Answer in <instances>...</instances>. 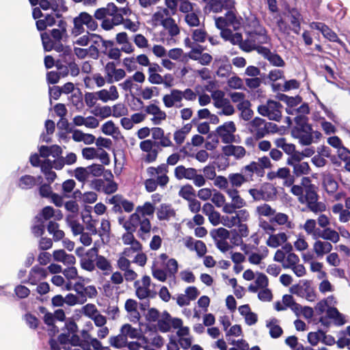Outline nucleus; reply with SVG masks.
Returning a JSON list of instances; mask_svg holds the SVG:
<instances>
[{
  "mask_svg": "<svg viewBox=\"0 0 350 350\" xmlns=\"http://www.w3.org/2000/svg\"><path fill=\"white\" fill-rule=\"evenodd\" d=\"M155 207L150 202H146L142 205L137 206L135 212L131 214L129 219L124 223V228L126 230L137 231V236L142 240L147 239V234L151 230L150 221L146 216L153 215Z\"/></svg>",
  "mask_w": 350,
  "mask_h": 350,
  "instance_id": "f257e3e1",
  "label": "nucleus"
},
{
  "mask_svg": "<svg viewBox=\"0 0 350 350\" xmlns=\"http://www.w3.org/2000/svg\"><path fill=\"white\" fill-rule=\"evenodd\" d=\"M90 31H95L98 28L97 23L93 17L85 12H81L78 16L73 18V27L71 29V36L77 38L85 32V27Z\"/></svg>",
  "mask_w": 350,
  "mask_h": 350,
  "instance_id": "f03ea898",
  "label": "nucleus"
},
{
  "mask_svg": "<svg viewBox=\"0 0 350 350\" xmlns=\"http://www.w3.org/2000/svg\"><path fill=\"white\" fill-rule=\"evenodd\" d=\"M269 286V279L265 274H259L256 281L250 284L247 290L252 293H258V297L262 301H271L273 293Z\"/></svg>",
  "mask_w": 350,
  "mask_h": 350,
  "instance_id": "7ed1b4c3",
  "label": "nucleus"
},
{
  "mask_svg": "<svg viewBox=\"0 0 350 350\" xmlns=\"http://www.w3.org/2000/svg\"><path fill=\"white\" fill-rule=\"evenodd\" d=\"M319 196L316 188L304 190L303 197L299 198L301 204H306L309 210L314 213H322L326 211L327 206L323 202H319Z\"/></svg>",
  "mask_w": 350,
  "mask_h": 350,
  "instance_id": "20e7f679",
  "label": "nucleus"
},
{
  "mask_svg": "<svg viewBox=\"0 0 350 350\" xmlns=\"http://www.w3.org/2000/svg\"><path fill=\"white\" fill-rule=\"evenodd\" d=\"M245 29L250 37H256L258 44L267 43L269 40L266 30L254 16L251 15L247 18Z\"/></svg>",
  "mask_w": 350,
  "mask_h": 350,
  "instance_id": "39448f33",
  "label": "nucleus"
},
{
  "mask_svg": "<svg viewBox=\"0 0 350 350\" xmlns=\"http://www.w3.org/2000/svg\"><path fill=\"white\" fill-rule=\"evenodd\" d=\"M282 105L277 101L269 100L258 107V113L271 120L279 122L282 118Z\"/></svg>",
  "mask_w": 350,
  "mask_h": 350,
  "instance_id": "423d86ee",
  "label": "nucleus"
},
{
  "mask_svg": "<svg viewBox=\"0 0 350 350\" xmlns=\"http://www.w3.org/2000/svg\"><path fill=\"white\" fill-rule=\"evenodd\" d=\"M248 192L255 201L273 200L277 195L276 188L270 183L263 184L260 189H250Z\"/></svg>",
  "mask_w": 350,
  "mask_h": 350,
  "instance_id": "0eeeda50",
  "label": "nucleus"
},
{
  "mask_svg": "<svg viewBox=\"0 0 350 350\" xmlns=\"http://www.w3.org/2000/svg\"><path fill=\"white\" fill-rule=\"evenodd\" d=\"M237 126L233 121H227L218 126L215 133L224 144H232L236 141Z\"/></svg>",
  "mask_w": 350,
  "mask_h": 350,
  "instance_id": "6e6552de",
  "label": "nucleus"
},
{
  "mask_svg": "<svg viewBox=\"0 0 350 350\" xmlns=\"http://www.w3.org/2000/svg\"><path fill=\"white\" fill-rule=\"evenodd\" d=\"M291 293L299 297L314 301L316 299V293L311 282L308 280H303L299 284L293 285L290 288Z\"/></svg>",
  "mask_w": 350,
  "mask_h": 350,
  "instance_id": "1a4fd4ad",
  "label": "nucleus"
},
{
  "mask_svg": "<svg viewBox=\"0 0 350 350\" xmlns=\"http://www.w3.org/2000/svg\"><path fill=\"white\" fill-rule=\"evenodd\" d=\"M231 200L230 203H227L222 209L226 214H232L237 209H241L246 206L245 200L240 196L237 189L230 188L226 193Z\"/></svg>",
  "mask_w": 350,
  "mask_h": 350,
  "instance_id": "9d476101",
  "label": "nucleus"
},
{
  "mask_svg": "<svg viewBox=\"0 0 350 350\" xmlns=\"http://www.w3.org/2000/svg\"><path fill=\"white\" fill-rule=\"evenodd\" d=\"M276 127L275 124L268 122L260 118H255L249 123V129L251 133L257 139L263 137L269 133V129Z\"/></svg>",
  "mask_w": 350,
  "mask_h": 350,
  "instance_id": "9b49d317",
  "label": "nucleus"
},
{
  "mask_svg": "<svg viewBox=\"0 0 350 350\" xmlns=\"http://www.w3.org/2000/svg\"><path fill=\"white\" fill-rule=\"evenodd\" d=\"M215 25L221 30L220 35L225 40L230 41L231 43H239L241 40L240 33H233L227 27H230L226 16L218 17L215 18Z\"/></svg>",
  "mask_w": 350,
  "mask_h": 350,
  "instance_id": "f8f14e48",
  "label": "nucleus"
},
{
  "mask_svg": "<svg viewBox=\"0 0 350 350\" xmlns=\"http://www.w3.org/2000/svg\"><path fill=\"white\" fill-rule=\"evenodd\" d=\"M103 70L108 79V83L120 81L126 75V71L123 68H117L113 62H107L105 65Z\"/></svg>",
  "mask_w": 350,
  "mask_h": 350,
  "instance_id": "ddd939ff",
  "label": "nucleus"
},
{
  "mask_svg": "<svg viewBox=\"0 0 350 350\" xmlns=\"http://www.w3.org/2000/svg\"><path fill=\"white\" fill-rule=\"evenodd\" d=\"M162 102L166 108H181L183 105L181 90L176 88L171 89L169 93L163 96Z\"/></svg>",
  "mask_w": 350,
  "mask_h": 350,
  "instance_id": "4468645a",
  "label": "nucleus"
},
{
  "mask_svg": "<svg viewBox=\"0 0 350 350\" xmlns=\"http://www.w3.org/2000/svg\"><path fill=\"white\" fill-rule=\"evenodd\" d=\"M183 324L180 319L172 318L169 313L163 312L158 320L157 327L163 332H169L172 327L176 329Z\"/></svg>",
  "mask_w": 350,
  "mask_h": 350,
  "instance_id": "2eb2a0df",
  "label": "nucleus"
},
{
  "mask_svg": "<svg viewBox=\"0 0 350 350\" xmlns=\"http://www.w3.org/2000/svg\"><path fill=\"white\" fill-rule=\"evenodd\" d=\"M234 213H235L234 215L222 216V225L224 226L231 228L236 226L239 221H247L250 219V213L246 209H241L238 211H234Z\"/></svg>",
  "mask_w": 350,
  "mask_h": 350,
  "instance_id": "dca6fc26",
  "label": "nucleus"
},
{
  "mask_svg": "<svg viewBox=\"0 0 350 350\" xmlns=\"http://www.w3.org/2000/svg\"><path fill=\"white\" fill-rule=\"evenodd\" d=\"M274 308L277 311H284L287 308H290L297 314V311L301 309V305L295 301L291 295L286 294L282 296L281 301L274 303Z\"/></svg>",
  "mask_w": 350,
  "mask_h": 350,
  "instance_id": "f3484780",
  "label": "nucleus"
},
{
  "mask_svg": "<svg viewBox=\"0 0 350 350\" xmlns=\"http://www.w3.org/2000/svg\"><path fill=\"white\" fill-rule=\"evenodd\" d=\"M97 95L99 100L103 103L116 101L120 96L118 87L115 85H111L108 88L97 91Z\"/></svg>",
  "mask_w": 350,
  "mask_h": 350,
  "instance_id": "a211bd4d",
  "label": "nucleus"
},
{
  "mask_svg": "<svg viewBox=\"0 0 350 350\" xmlns=\"http://www.w3.org/2000/svg\"><path fill=\"white\" fill-rule=\"evenodd\" d=\"M150 284L151 280L148 275H144L141 280L135 282L136 295L139 299H143L150 296Z\"/></svg>",
  "mask_w": 350,
  "mask_h": 350,
  "instance_id": "6ab92c4d",
  "label": "nucleus"
},
{
  "mask_svg": "<svg viewBox=\"0 0 350 350\" xmlns=\"http://www.w3.org/2000/svg\"><path fill=\"white\" fill-rule=\"evenodd\" d=\"M97 254L98 248L96 246L88 250L85 256L80 259L81 267L88 271H93L95 269L94 257Z\"/></svg>",
  "mask_w": 350,
  "mask_h": 350,
  "instance_id": "aec40b11",
  "label": "nucleus"
},
{
  "mask_svg": "<svg viewBox=\"0 0 350 350\" xmlns=\"http://www.w3.org/2000/svg\"><path fill=\"white\" fill-rule=\"evenodd\" d=\"M52 258L54 261L61 262L65 266L74 265L76 258L71 254H68L64 249H57L53 251Z\"/></svg>",
  "mask_w": 350,
  "mask_h": 350,
  "instance_id": "412c9836",
  "label": "nucleus"
},
{
  "mask_svg": "<svg viewBox=\"0 0 350 350\" xmlns=\"http://www.w3.org/2000/svg\"><path fill=\"white\" fill-rule=\"evenodd\" d=\"M145 111L146 113L152 116L151 120L155 125L160 124L167 118L166 113L155 104L147 105L145 107Z\"/></svg>",
  "mask_w": 350,
  "mask_h": 350,
  "instance_id": "4be33fe9",
  "label": "nucleus"
},
{
  "mask_svg": "<svg viewBox=\"0 0 350 350\" xmlns=\"http://www.w3.org/2000/svg\"><path fill=\"white\" fill-rule=\"evenodd\" d=\"M109 202L114 205L113 210L115 211H120L122 207L126 212L130 213L134 208V204L132 202L124 199L120 195L113 196L109 199Z\"/></svg>",
  "mask_w": 350,
  "mask_h": 350,
  "instance_id": "5701e85b",
  "label": "nucleus"
},
{
  "mask_svg": "<svg viewBox=\"0 0 350 350\" xmlns=\"http://www.w3.org/2000/svg\"><path fill=\"white\" fill-rule=\"evenodd\" d=\"M221 152L226 157H233L236 159L243 158L246 154V150L241 146L232 145L228 144L221 148Z\"/></svg>",
  "mask_w": 350,
  "mask_h": 350,
  "instance_id": "b1692460",
  "label": "nucleus"
},
{
  "mask_svg": "<svg viewBox=\"0 0 350 350\" xmlns=\"http://www.w3.org/2000/svg\"><path fill=\"white\" fill-rule=\"evenodd\" d=\"M154 144V142L151 139L144 140L139 144L140 149L147 153L145 158L147 162H152L155 161L157 157L158 153L157 150L153 148Z\"/></svg>",
  "mask_w": 350,
  "mask_h": 350,
  "instance_id": "393cba45",
  "label": "nucleus"
},
{
  "mask_svg": "<svg viewBox=\"0 0 350 350\" xmlns=\"http://www.w3.org/2000/svg\"><path fill=\"white\" fill-rule=\"evenodd\" d=\"M312 245L313 251L317 257H323L325 254H328L333 248L332 243L325 240L317 239Z\"/></svg>",
  "mask_w": 350,
  "mask_h": 350,
  "instance_id": "a878e982",
  "label": "nucleus"
},
{
  "mask_svg": "<svg viewBox=\"0 0 350 350\" xmlns=\"http://www.w3.org/2000/svg\"><path fill=\"white\" fill-rule=\"evenodd\" d=\"M124 308L131 321L137 322L140 319L138 303L136 300L133 299H127L124 304Z\"/></svg>",
  "mask_w": 350,
  "mask_h": 350,
  "instance_id": "bb28decb",
  "label": "nucleus"
},
{
  "mask_svg": "<svg viewBox=\"0 0 350 350\" xmlns=\"http://www.w3.org/2000/svg\"><path fill=\"white\" fill-rule=\"evenodd\" d=\"M238 310L247 325H253L258 321V315L252 311L248 304L239 306Z\"/></svg>",
  "mask_w": 350,
  "mask_h": 350,
  "instance_id": "cd10ccee",
  "label": "nucleus"
},
{
  "mask_svg": "<svg viewBox=\"0 0 350 350\" xmlns=\"http://www.w3.org/2000/svg\"><path fill=\"white\" fill-rule=\"evenodd\" d=\"M73 51L75 55L79 59H85L87 57H90L96 59L99 56V50L96 49L94 46H89L85 49L75 46Z\"/></svg>",
  "mask_w": 350,
  "mask_h": 350,
  "instance_id": "c85d7f7f",
  "label": "nucleus"
},
{
  "mask_svg": "<svg viewBox=\"0 0 350 350\" xmlns=\"http://www.w3.org/2000/svg\"><path fill=\"white\" fill-rule=\"evenodd\" d=\"M57 26L58 28L53 29L51 31V36L55 42L66 40L68 38L66 21L63 20L59 21Z\"/></svg>",
  "mask_w": 350,
  "mask_h": 350,
  "instance_id": "c756f323",
  "label": "nucleus"
},
{
  "mask_svg": "<svg viewBox=\"0 0 350 350\" xmlns=\"http://www.w3.org/2000/svg\"><path fill=\"white\" fill-rule=\"evenodd\" d=\"M288 239L287 234L284 232L272 234L266 240V244L270 247L276 248L285 243Z\"/></svg>",
  "mask_w": 350,
  "mask_h": 350,
  "instance_id": "7c9ffc66",
  "label": "nucleus"
},
{
  "mask_svg": "<svg viewBox=\"0 0 350 350\" xmlns=\"http://www.w3.org/2000/svg\"><path fill=\"white\" fill-rule=\"evenodd\" d=\"M47 276L46 270L39 267H33L29 274L28 282L32 285L36 284L38 282L46 278Z\"/></svg>",
  "mask_w": 350,
  "mask_h": 350,
  "instance_id": "2f4dec72",
  "label": "nucleus"
},
{
  "mask_svg": "<svg viewBox=\"0 0 350 350\" xmlns=\"http://www.w3.org/2000/svg\"><path fill=\"white\" fill-rule=\"evenodd\" d=\"M40 216L44 221H48L52 218L59 221L63 218V214L60 210H55L50 206L44 207L40 213Z\"/></svg>",
  "mask_w": 350,
  "mask_h": 350,
  "instance_id": "473e14b6",
  "label": "nucleus"
},
{
  "mask_svg": "<svg viewBox=\"0 0 350 350\" xmlns=\"http://www.w3.org/2000/svg\"><path fill=\"white\" fill-rule=\"evenodd\" d=\"M176 212L171 205L162 204L157 210V218L162 220H170L171 218L174 217Z\"/></svg>",
  "mask_w": 350,
  "mask_h": 350,
  "instance_id": "72a5a7b5",
  "label": "nucleus"
},
{
  "mask_svg": "<svg viewBox=\"0 0 350 350\" xmlns=\"http://www.w3.org/2000/svg\"><path fill=\"white\" fill-rule=\"evenodd\" d=\"M72 133V138L75 142H83L85 144H92L95 141V137L92 134L85 133L80 130L68 131Z\"/></svg>",
  "mask_w": 350,
  "mask_h": 350,
  "instance_id": "f704fd0d",
  "label": "nucleus"
},
{
  "mask_svg": "<svg viewBox=\"0 0 350 350\" xmlns=\"http://www.w3.org/2000/svg\"><path fill=\"white\" fill-rule=\"evenodd\" d=\"M304 146H308L313 142V135L312 133V127L309 124H305L302 127V131H299L296 136Z\"/></svg>",
  "mask_w": 350,
  "mask_h": 350,
  "instance_id": "c9c22d12",
  "label": "nucleus"
},
{
  "mask_svg": "<svg viewBox=\"0 0 350 350\" xmlns=\"http://www.w3.org/2000/svg\"><path fill=\"white\" fill-rule=\"evenodd\" d=\"M332 211L334 214L337 215L338 221L340 223L345 224L350 221V211L344 208L342 204H335L332 206Z\"/></svg>",
  "mask_w": 350,
  "mask_h": 350,
  "instance_id": "e433bc0d",
  "label": "nucleus"
},
{
  "mask_svg": "<svg viewBox=\"0 0 350 350\" xmlns=\"http://www.w3.org/2000/svg\"><path fill=\"white\" fill-rule=\"evenodd\" d=\"M39 152L43 158H47L49 156L58 157L62 154V148L58 145L41 146L39 148Z\"/></svg>",
  "mask_w": 350,
  "mask_h": 350,
  "instance_id": "4c0bfd02",
  "label": "nucleus"
},
{
  "mask_svg": "<svg viewBox=\"0 0 350 350\" xmlns=\"http://www.w3.org/2000/svg\"><path fill=\"white\" fill-rule=\"evenodd\" d=\"M101 131L105 135L111 136L116 139H118L121 135L119 128L112 120H109L105 122L101 126Z\"/></svg>",
  "mask_w": 350,
  "mask_h": 350,
  "instance_id": "58836bf2",
  "label": "nucleus"
},
{
  "mask_svg": "<svg viewBox=\"0 0 350 350\" xmlns=\"http://www.w3.org/2000/svg\"><path fill=\"white\" fill-rule=\"evenodd\" d=\"M327 316L338 326L342 325L347 322L346 317L340 313L335 307H329L327 308Z\"/></svg>",
  "mask_w": 350,
  "mask_h": 350,
  "instance_id": "ea45409f",
  "label": "nucleus"
},
{
  "mask_svg": "<svg viewBox=\"0 0 350 350\" xmlns=\"http://www.w3.org/2000/svg\"><path fill=\"white\" fill-rule=\"evenodd\" d=\"M302 228L308 235L311 236L313 239H319L321 230L317 228L315 219H308Z\"/></svg>",
  "mask_w": 350,
  "mask_h": 350,
  "instance_id": "a19ab883",
  "label": "nucleus"
},
{
  "mask_svg": "<svg viewBox=\"0 0 350 350\" xmlns=\"http://www.w3.org/2000/svg\"><path fill=\"white\" fill-rule=\"evenodd\" d=\"M319 239H322L325 241L336 243L339 241V233L338 231L329 227L321 230Z\"/></svg>",
  "mask_w": 350,
  "mask_h": 350,
  "instance_id": "79ce46f5",
  "label": "nucleus"
},
{
  "mask_svg": "<svg viewBox=\"0 0 350 350\" xmlns=\"http://www.w3.org/2000/svg\"><path fill=\"white\" fill-rule=\"evenodd\" d=\"M90 42L92 43L90 46H94L96 49H98V47L102 46L105 50H107L109 47L113 45L112 41L105 40L100 36L96 33H90Z\"/></svg>",
  "mask_w": 350,
  "mask_h": 350,
  "instance_id": "37998d69",
  "label": "nucleus"
},
{
  "mask_svg": "<svg viewBox=\"0 0 350 350\" xmlns=\"http://www.w3.org/2000/svg\"><path fill=\"white\" fill-rule=\"evenodd\" d=\"M170 17V11L167 8L159 7L152 14V20L155 25H162Z\"/></svg>",
  "mask_w": 350,
  "mask_h": 350,
  "instance_id": "c03bdc74",
  "label": "nucleus"
},
{
  "mask_svg": "<svg viewBox=\"0 0 350 350\" xmlns=\"http://www.w3.org/2000/svg\"><path fill=\"white\" fill-rule=\"evenodd\" d=\"M272 221L279 226H284L288 229H293L295 228L294 222L289 219V217L283 213H275Z\"/></svg>",
  "mask_w": 350,
  "mask_h": 350,
  "instance_id": "a18cd8bd",
  "label": "nucleus"
},
{
  "mask_svg": "<svg viewBox=\"0 0 350 350\" xmlns=\"http://www.w3.org/2000/svg\"><path fill=\"white\" fill-rule=\"evenodd\" d=\"M287 17L289 19V21L291 24L292 25L293 31L297 33H299L300 31V18L301 14L300 13L295 9H291L288 11V14L287 15Z\"/></svg>",
  "mask_w": 350,
  "mask_h": 350,
  "instance_id": "49530a36",
  "label": "nucleus"
},
{
  "mask_svg": "<svg viewBox=\"0 0 350 350\" xmlns=\"http://www.w3.org/2000/svg\"><path fill=\"white\" fill-rule=\"evenodd\" d=\"M195 168L193 167H185L183 165H178L174 170V176L178 180H182L183 178L187 180H191V177Z\"/></svg>",
  "mask_w": 350,
  "mask_h": 350,
  "instance_id": "de8ad7c7",
  "label": "nucleus"
},
{
  "mask_svg": "<svg viewBox=\"0 0 350 350\" xmlns=\"http://www.w3.org/2000/svg\"><path fill=\"white\" fill-rule=\"evenodd\" d=\"M44 18L36 21V26L38 30L42 31L48 27H52L56 23V14H46Z\"/></svg>",
  "mask_w": 350,
  "mask_h": 350,
  "instance_id": "09e8293b",
  "label": "nucleus"
},
{
  "mask_svg": "<svg viewBox=\"0 0 350 350\" xmlns=\"http://www.w3.org/2000/svg\"><path fill=\"white\" fill-rule=\"evenodd\" d=\"M230 188L237 189L247 181V178L241 173H232L228 175Z\"/></svg>",
  "mask_w": 350,
  "mask_h": 350,
  "instance_id": "8fccbe9b",
  "label": "nucleus"
},
{
  "mask_svg": "<svg viewBox=\"0 0 350 350\" xmlns=\"http://www.w3.org/2000/svg\"><path fill=\"white\" fill-rule=\"evenodd\" d=\"M120 332L124 333L126 338L129 337L133 339H139L142 336L140 329L135 328L129 323L123 325Z\"/></svg>",
  "mask_w": 350,
  "mask_h": 350,
  "instance_id": "3c124183",
  "label": "nucleus"
},
{
  "mask_svg": "<svg viewBox=\"0 0 350 350\" xmlns=\"http://www.w3.org/2000/svg\"><path fill=\"white\" fill-rule=\"evenodd\" d=\"M66 221L71 228L74 236H77L83 232L84 227L78 221L74 219L73 215L69 214L66 216Z\"/></svg>",
  "mask_w": 350,
  "mask_h": 350,
  "instance_id": "603ef678",
  "label": "nucleus"
},
{
  "mask_svg": "<svg viewBox=\"0 0 350 350\" xmlns=\"http://www.w3.org/2000/svg\"><path fill=\"white\" fill-rule=\"evenodd\" d=\"M270 336L273 338H278L283 334L282 327L279 325L278 320L273 319L267 322Z\"/></svg>",
  "mask_w": 350,
  "mask_h": 350,
  "instance_id": "864d4df0",
  "label": "nucleus"
},
{
  "mask_svg": "<svg viewBox=\"0 0 350 350\" xmlns=\"http://www.w3.org/2000/svg\"><path fill=\"white\" fill-rule=\"evenodd\" d=\"M288 163L293 166V173L297 176H299L303 174H308L310 172V168L307 162L295 163L288 161Z\"/></svg>",
  "mask_w": 350,
  "mask_h": 350,
  "instance_id": "5fc2aeb1",
  "label": "nucleus"
},
{
  "mask_svg": "<svg viewBox=\"0 0 350 350\" xmlns=\"http://www.w3.org/2000/svg\"><path fill=\"white\" fill-rule=\"evenodd\" d=\"M163 28L167 31L168 33L171 36H176L180 33V29L176 24L175 20L172 17H170L162 25Z\"/></svg>",
  "mask_w": 350,
  "mask_h": 350,
  "instance_id": "6e6d98bb",
  "label": "nucleus"
},
{
  "mask_svg": "<svg viewBox=\"0 0 350 350\" xmlns=\"http://www.w3.org/2000/svg\"><path fill=\"white\" fill-rule=\"evenodd\" d=\"M323 186L328 193H334L338 189V183L329 174L325 175L323 178Z\"/></svg>",
  "mask_w": 350,
  "mask_h": 350,
  "instance_id": "4d7b16f0",
  "label": "nucleus"
},
{
  "mask_svg": "<svg viewBox=\"0 0 350 350\" xmlns=\"http://www.w3.org/2000/svg\"><path fill=\"white\" fill-rule=\"evenodd\" d=\"M211 237L214 241L219 239H228L230 235V231L224 227L213 229L210 232Z\"/></svg>",
  "mask_w": 350,
  "mask_h": 350,
  "instance_id": "13d9d810",
  "label": "nucleus"
},
{
  "mask_svg": "<svg viewBox=\"0 0 350 350\" xmlns=\"http://www.w3.org/2000/svg\"><path fill=\"white\" fill-rule=\"evenodd\" d=\"M111 116L114 118H120L128 114L129 110L125 104L118 103L111 107Z\"/></svg>",
  "mask_w": 350,
  "mask_h": 350,
  "instance_id": "bf43d9fd",
  "label": "nucleus"
},
{
  "mask_svg": "<svg viewBox=\"0 0 350 350\" xmlns=\"http://www.w3.org/2000/svg\"><path fill=\"white\" fill-rule=\"evenodd\" d=\"M178 196L187 201L190 200L196 196L195 189L189 184L182 186L178 191Z\"/></svg>",
  "mask_w": 350,
  "mask_h": 350,
  "instance_id": "052dcab7",
  "label": "nucleus"
},
{
  "mask_svg": "<svg viewBox=\"0 0 350 350\" xmlns=\"http://www.w3.org/2000/svg\"><path fill=\"white\" fill-rule=\"evenodd\" d=\"M199 10H194L185 15L184 20L189 27H198L200 24Z\"/></svg>",
  "mask_w": 350,
  "mask_h": 350,
  "instance_id": "680f3d73",
  "label": "nucleus"
},
{
  "mask_svg": "<svg viewBox=\"0 0 350 350\" xmlns=\"http://www.w3.org/2000/svg\"><path fill=\"white\" fill-rule=\"evenodd\" d=\"M321 33L323 34V37L327 39L329 41L338 42L341 46H345V43L338 38L337 34L326 25L323 29Z\"/></svg>",
  "mask_w": 350,
  "mask_h": 350,
  "instance_id": "e2e57ef3",
  "label": "nucleus"
},
{
  "mask_svg": "<svg viewBox=\"0 0 350 350\" xmlns=\"http://www.w3.org/2000/svg\"><path fill=\"white\" fill-rule=\"evenodd\" d=\"M265 58L273 66L282 67L284 66V62L278 54L271 53L269 50L264 49Z\"/></svg>",
  "mask_w": 350,
  "mask_h": 350,
  "instance_id": "0e129e2a",
  "label": "nucleus"
},
{
  "mask_svg": "<svg viewBox=\"0 0 350 350\" xmlns=\"http://www.w3.org/2000/svg\"><path fill=\"white\" fill-rule=\"evenodd\" d=\"M92 113L94 116L102 119L107 118L111 116V107L108 105L96 107L93 109Z\"/></svg>",
  "mask_w": 350,
  "mask_h": 350,
  "instance_id": "69168bd1",
  "label": "nucleus"
},
{
  "mask_svg": "<svg viewBox=\"0 0 350 350\" xmlns=\"http://www.w3.org/2000/svg\"><path fill=\"white\" fill-rule=\"evenodd\" d=\"M109 343L111 346L116 348H121L125 347L127 344V338L124 333H120L119 335L109 338Z\"/></svg>",
  "mask_w": 350,
  "mask_h": 350,
  "instance_id": "338daca9",
  "label": "nucleus"
},
{
  "mask_svg": "<svg viewBox=\"0 0 350 350\" xmlns=\"http://www.w3.org/2000/svg\"><path fill=\"white\" fill-rule=\"evenodd\" d=\"M158 95L159 90L158 88L155 86L145 87L142 89L140 92V96L144 100H150L154 96H157Z\"/></svg>",
  "mask_w": 350,
  "mask_h": 350,
  "instance_id": "774afa93",
  "label": "nucleus"
}]
</instances>
